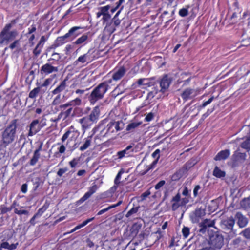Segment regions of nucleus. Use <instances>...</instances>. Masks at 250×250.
Here are the masks:
<instances>
[{
	"label": "nucleus",
	"instance_id": "nucleus-32",
	"mask_svg": "<svg viewBox=\"0 0 250 250\" xmlns=\"http://www.w3.org/2000/svg\"><path fill=\"white\" fill-rule=\"evenodd\" d=\"M241 207L245 209L250 208V197L244 198L240 202Z\"/></svg>",
	"mask_w": 250,
	"mask_h": 250
},
{
	"label": "nucleus",
	"instance_id": "nucleus-56",
	"mask_svg": "<svg viewBox=\"0 0 250 250\" xmlns=\"http://www.w3.org/2000/svg\"><path fill=\"white\" fill-rule=\"evenodd\" d=\"M190 197H185L181 199L180 200V206H185L187 204H188L189 202Z\"/></svg>",
	"mask_w": 250,
	"mask_h": 250
},
{
	"label": "nucleus",
	"instance_id": "nucleus-62",
	"mask_svg": "<svg viewBox=\"0 0 250 250\" xmlns=\"http://www.w3.org/2000/svg\"><path fill=\"white\" fill-rule=\"evenodd\" d=\"M213 99H214V97L213 96L211 97L208 101L204 102L202 103V105H201V107H205L207 105H208L210 103H211Z\"/></svg>",
	"mask_w": 250,
	"mask_h": 250
},
{
	"label": "nucleus",
	"instance_id": "nucleus-6",
	"mask_svg": "<svg viewBox=\"0 0 250 250\" xmlns=\"http://www.w3.org/2000/svg\"><path fill=\"white\" fill-rule=\"evenodd\" d=\"M207 243L211 247L215 248V250H220L224 244V239L222 235L215 234L211 236Z\"/></svg>",
	"mask_w": 250,
	"mask_h": 250
},
{
	"label": "nucleus",
	"instance_id": "nucleus-35",
	"mask_svg": "<svg viewBox=\"0 0 250 250\" xmlns=\"http://www.w3.org/2000/svg\"><path fill=\"white\" fill-rule=\"evenodd\" d=\"M159 92V89L157 87H153L152 90L148 93L147 99L151 100Z\"/></svg>",
	"mask_w": 250,
	"mask_h": 250
},
{
	"label": "nucleus",
	"instance_id": "nucleus-31",
	"mask_svg": "<svg viewBox=\"0 0 250 250\" xmlns=\"http://www.w3.org/2000/svg\"><path fill=\"white\" fill-rule=\"evenodd\" d=\"M41 87L39 86L34 88L29 93L28 97L30 98L34 99L36 98L41 91Z\"/></svg>",
	"mask_w": 250,
	"mask_h": 250
},
{
	"label": "nucleus",
	"instance_id": "nucleus-59",
	"mask_svg": "<svg viewBox=\"0 0 250 250\" xmlns=\"http://www.w3.org/2000/svg\"><path fill=\"white\" fill-rule=\"evenodd\" d=\"M61 103V94H57L52 102L53 105H57Z\"/></svg>",
	"mask_w": 250,
	"mask_h": 250
},
{
	"label": "nucleus",
	"instance_id": "nucleus-21",
	"mask_svg": "<svg viewBox=\"0 0 250 250\" xmlns=\"http://www.w3.org/2000/svg\"><path fill=\"white\" fill-rule=\"evenodd\" d=\"M68 80V78L66 77L62 81L60 84L52 91V94H60V93L66 88L67 86V81Z\"/></svg>",
	"mask_w": 250,
	"mask_h": 250
},
{
	"label": "nucleus",
	"instance_id": "nucleus-44",
	"mask_svg": "<svg viewBox=\"0 0 250 250\" xmlns=\"http://www.w3.org/2000/svg\"><path fill=\"white\" fill-rule=\"evenodd\" d=\"M94 219V217H92L91 218L87 219L86 220H85L84 221H83L82 224L77 225L75 228L76 229V230L79 229L81 228H82V227L86 225L88 223L92 221Z\"/></svg>",
	"mask_w": 250,
	"mask_h": 250
},
{
	"label": "nucleus",
	"instance_id": "nucleus-25",
	"mask_svg": "<svg viewBox=\"0 0 250 250\" xmlns=\"http://www.w3.org/2000/svg\"><path fill=\"white\" fill-rule=\"evenodd\" d=\"M230 152L229 150L226 149L220 151L215 157V161H221L226 159L230 155Z\"/></svg>",
	"mask_w": 250,
	"mask_h": 250
},
{
	"label": "nucleus",
	"instance_id": "nucleus-3",
	"mask_svg": "<svg viewBox=\"0 0 250 250\" xmlns=\"http://www.w3.org/2000/svg\"><path fill=\"white\" fill-rule=\"evenodd\" d=\"M100 115V106H95L88 116L80 119L79 123L82 125H91L96 124L99 119Z\"/></svg>",
	"mask_w": 250,
	"mask_h": 250
},
{
	"label": "nucleus",
	"instance_id": "nucleus-11",
	"mask_svg": "<svg viewBox=\"0 0 250 250\" xmlns=\"http://www.w3.org/2000/svg\"><path fill=\"white\" fill-rule=\"evenodd\" d=\"M82 104V100L80 98H76L75 99L71 100L66 103L61 104L59 108L61 112L64 111L70 106H79Z\"/></svg>",
	"mask_w": 250,
	"mask_h": 250
},
{
	"label": "nucleus",
	"instance_id": "nucleus-9",
	"mask_svg": "<svg viewBox=\"0 0 250 250\" xmlns=\"http://www.w3.org/2000/svg\"><path fill=\"white\" fill-rule=\"evenodd\" d=\"M205 215V210L198 208L190 213L189 217L191 221L193 223H197L199 222L200 219H201Z\"/></svg>",
	"mask_w": 250,
	"mask_h": 250
},
{
	"label": "nucleus",
	"instance_id": "nucleus-38",
	"mask_svg": "<svg viewBox=\"0 0 250 250\" xmlns=\"http://www.w3.org/2000/svg\"><path fill=\"white\" fill-rule=\"evenodd\" d=\"M42 46L39 45L37 43L35 48L34 49L33 51V54L34 57H38L39 55L41 54L42 52V50L43 48Z\"/></svg>",
	"mask_w": 250,
	"mask_h": 250
},
{
	"label": "nucleus",
	"instance_id": "nucleus-40",
	"mask_svg": "<svg viewBox=\"0 0 250 250\" xmlns=\"http://www.w3.org/2000/svg\"><path fill=\"white\" fill-rule=\"evenodd\" d=\"M48 207V205L44 204L41 208L38 210L37 212L34 215L37 218L40 217L46 211Z\"/></svg>",
	"mask_w": 250,
	"mask_h": 250
},
{
	"label": "nucleus",
	"instance_id": "nucleus-30",
	"mask_svg": "<svg viewBox=\"0 0 250 250\" xmlns=\"http://www.w3.org/2000/svg\"><path fill=\"white\" fill-rule=\"evenodd\" d=\"M122 203V201H119L117 204L112 205L105 208H104V209H103L100 210L98 212L97 215H101L104 214V213H105V212L108 211L110 209L116 208V207L120 206Z\"/></svg>",
	"mask_w": 250,
	"mask_h": 250
},
{
	"label": "nucleus",
	"instance_id": "nucleus-8",
	"mask_svg": "<svg viewBox=\"0 0 250 250\" xmlns=\"http://www.w3.org/2000/svg\"><path fill=\"white\" fill-rule=\"evenodd\" d=\"M58 71V67L54 66L53 64L48 62L42 66L40 69V74L46 76L54 72Z\"/></svg>",
	"mask_w": 250,
	"mask_h": 250
},
{
	"label": "nucleus",
	"instance_id": "nucleus-51",
	"mask_svg": "<svg viewBox=\"0 0 250 250\" xmlns=\"http://www.w3.org/2000/svg\"><path fill=\"white\" fill-rule=\"evenodd\" d=\"M201 187L200 185H196L193 189V196L194 197H197L200 192V190H201Z\"/></svg>",
	"mask_w": 250,
	"mask_h": 250
},
{
	"label": "nucleus",
	"instance_id": "nucleus-33",
	"mask_svg": "<svg viewBox=\"0 0 250 250\" xmlns=\"http://www.w3.org/2000/svg\"><path fill=\"white\" fill-rule=\"evenodd\" d=\"M94 52L92 49H89L86 53L84 54L86 56L89 62H91L96 59L94 54Z\"/></svg>",
	"mask_w": 250,
	"mask_h": 250
},
{
	"label": "nucleus",
	"instance_id": "nucleus-12",
	"mask_svg": "<svg viewBox=\"0 0 250 250\" xmlns=\"http://www.w3.org/2000/svg\"><path fill=\"white\" fill-rule=\"evenodd\" d=\"M83 28L81 26H73L71 27L66 33L69 41H73L76 39L78 36L81 35L83 31L80 30L83 29Z\"/></svg>",
	"mask_w": 250,
	"mask_h": 250
},
{
	"label": "nucleus",
	"instance_id": "nucleus-26",
	"mask_svg": "<svg viewBox=\"0 0 250 250\" xmlns=\"http://www.w3.org/2000/svg\"><path fill=\"white\" fill-rule=\"evenodd\" d=\"M111 6L110 5H107L98 8V11L96 13V17L100 18L102 15H105L109 12Z\"/></svg>",
	"mask_w": 250,
	"mask_h": 250
},
{
	"label": "nucleus",
	"instance_id": "nucleus-27",
	"mask_svg": "<svg viewBox=\"0 0 250 250\" xmlns=\"http://www.w3.org/2000/svg\"><path fill=\"white\" fill-rule=\"evenodd\" d=\"M61 59V56L60 53L54 52L51 55V57L47 60L48 62L53 64H57Z\"/></svg>",
	"mask_w": 250,
	"mask_h": 250
},
{
	"label": "nucleus",
	"instance_id": "nucleus-36",
	"mask_svg": "<svg viewBox=\"0 0 250 250\" xmlns=\"http://www.w3.org/2000/svg\"><path fill=\"white\" fill-rule=\"evenodd\" d=\"M40 156V154L38 153V151H35L33 157L30 161V165L31 166H34L38 162Z\"/></svg>",
	"mask_w": 250,
	"mask_h": 250
},
{
	"label": "nucleus",
	"instance_id": "nucleus-47",
	"mask_svg": "<svg viewBox=\"0 0 250 250\" xmlns=\"http://www.w3.org/2000/svg\"><path fill=\"white\" fill-rule=\"evenodd\" d=\"M139 207H133L129 210L126 214L125 216L127 218L130 217L131 215L136 213L139 210Z\"/></svg>",
	"mask_w": 250,
	"mask_h": 250
},
{
	"label": "nucleus",
	"instance_id": "nucleus-55",
	"mask_svg": "<svg viewBox=\"0 0 250 250\" xmlns=\"http://www.w3.org/2000/svg\"><path fill=\"white\" fill-rule=\"evenodd\" d=\"M52 79L51 78H47L44 80L43 83L40 86L41 88L43 87H47L51 83Z\"/></svg>",
	"mask_w": 250,
	"mask_h": 250
},
{
	"label": "nucleus",
	"instance_id": "nucleus-43",
	"mask_svg": "<svg viewBox=\"0 0 250 250\" xmlns=\"http://www.w3.org/2000/svg\"><path fill=\"white\" fill-rule=\"evenodd\" d=\"M74 131V128L71 126L69 129L63 134L61 140L64 142L69 136L70 134Z\"/></svg>",
	"mask_w": 250,
	"mask_h": 250
},
{
	"label": "nucleus",
	"instance_id": "nucleus-28",
	"mask_svg": "<svg viewBox=\"0 0 250 250\" xmlns=\"http://www.w3.org/2000/svg\"><path fill=\"white\" fill-rule=\"evenodd\" d=\"M132 152V145H129L125 149L123 150L119 151L117 153V156L118 157V158L122 159L123 158L126 154H129V151Z\"/></svg>",
	"mask_w": 250,
	"mask_h": 250
},
{
	"label": "nucleus",
	"instance_id": "nucleus-46",
	"mask_svg": "<svg viewBox=\"0 0 250 250\" xmlns=\"http://www.w3.org/2000/svg\"><path fill=\"white\" fill-rule=\"evenodd\" d=\"M20 41L19 40H15L14 42L10 44L8 47H6L4 48V51H6L8 48L11 50L14 49L19 45Z\"/></svg>",
	"mask_w": 250,
	"mask_h": 250
},
{
	"label": "nucleus",
	"instance_id": "nucleus-14",
	"mask_svg": "<svg viewBox=\"0 0 250 250\" xmlns=\"http://www.w3.org/2000/svg\"><path fill=\"white\" fill-rule=\"evenodd\" d=\"M98 188L99 187L96 184L94 183L93 184V185L89 188L88 191L86 192L84 195L79 200V202L80 203H83L88 199L91 196L92 194L96 192Z\"/></svg>",
	"mask_w": 250,
	"mask_h": 250
},
{
	"label": "nucleus",
	"instance_id": "nucleus-49",
	"mask_svg": "<svg viewBox=\"0 0 250 250\" xmlns=\"http://www.w3.org/2000/svg\"><path fill=\"white\" fill-rule=\"evenodd\" d=\"M190 229L187 227H184L182 230V232L183 236L185 238H187L189 234Z\"/></svg>",
	"mask_w": 250,
	"mask_h": 250
},
{
	"label": "nucleus",
	"instance_id": "nucleus-57",
	"mask_svg": "<svg viewBox=\"0 0 250 250\" xmlns=\"http://www.w3.org/2000/svg\"><path fill=\"white\" fill-rule=\"evenodd\" d=\"M198 250H215V248L211 247L209 244L208 243L205 244L202 248Z\"/></svg>",
	"mask_w": 250,
	"mask_h": 250
},
{
	"label": "nucleus",
	"instance_id": "nucleus-61",
	"mask_svg": "<svg viewBox=\"0 0 250 250\" xmlns=\"http://www.w3.org/2000/svg\"><path fill=\"white\" fill-rule=\"evenodd\" d=\"M154 114L152 112L148 113L145 118V120L147 122L151 121L154 118Z\"/></svg>",
	"mask_w": 250,
	"mask_h": 250
},
{
	"label": "nucleus",
	"instance_id": "nucleus-13",
	"mask_svg": "<svg viewBox=\"0 0 250 250\" xmlns=\"http://www.w3.org/2000/svg\"><path fill=\"white\" fill-rule=\"evenodd\" d=\"M68 39H69V38L66 33L63 36L58 37L55 41L54 44L52 45L51 47L47 49V50L49 51V49H51L52 48L55 49L57 47L63 45L69 41Z\"/></svg>",
	"mask_w": 250,
	"mask_h": 250
},
{
	"label": "nucleus",
	"instance_id": "nucleus-37",
	"mask_svg": "<svg viewBox=\"0 0 250 250\" xmlns=\"http://www.w3.org/2000/svg\"><path fill=\"white\" fill-rule=\"evenodd\" d=\"M15 203L14 202L10 208L6 207L4 205H1L0 206V211L1 214H5L7 212L10 211L13 208H15Z\"/></svg>",
	"mask_w": 250,
	"mask_h": 250
},
{
	"label": "nucleus",
	"instance_id": "nucleus-41",
	"mask_svg": "<svg viewBox=\"0 0 250 250\" xmlns=\"http://www.w3.org/2000/svg\"><path fill=\"white\" fill-rule=\"evenodd\" d=\"M242 148L249 150H250V136L247 138L241 145Z\"/></svg>",
	"mask_w": 250,
	"mask_h": 250
},
{
	"label": "nucleus",
	"instance_id": "nucleus-53",
	"mask_svg": "<svg viewBox=\"0 0 250 250\" xmlns=\"http://www.w3.org/2000/svg\"><path fill=\"white\" fill-rule=\"evenodd\" d=\"M141 227H142V225H140V224L133 225L132 226V233L134 232V233L135 234H136L138 232V231H139V229H141Z\"/></svg>",
	"mask_w": 250,
	"mask_h": 250
},
{
	"label": "nucleus",
	"instance_id": "nucleus-24",
	"mask_svg": "<svg viewBox=\"0 0 250 250\" xmlns=\"http://www.w3.org/2000/svg\"><path fill=\"white\" fill-rule=\"evenodd\" d=\"M181 196L179 193H177L175 196L173 197L171 200L172 203L171 208L173 211L177 210L180 207Z\"/></svg>",
	"mask_w": 250,
	"mask_h": 250
},
{
	"label": "nucleus",
	"instance_id": "nucleus-29",
	"mask_svg": "<svg viewBox=\"0 0 250 250\" xmlns=\"http://www.w3.org/2000/svg\"><path fill=\"white\" fill-rule=\"evenodd\" d=\"M72 107L70 106L64 111L61 112V113L58 115V118L57 119V120H58L62 118H63V119H66V118L69 117L72 113ZM55 121H56V120H55Z\"/></svg>",
	"mask_w": 250,
	"mask_h": 250
},
{
	"label": "nucleus",
	"instance_id": "nucleus-64",
	"mask_svg": "<svg viewBox=\"0 0 250 250\" xmlns=\"http://www.w3.org/2000/svg\"><path fill=\"white\" fill-rule=\"evenodd\" d=\"M47 40V38H46L44 36H42L38 44L43 46L44 44Z\"/></svg>",
	"mask_w": 250,
	"mask_h": 250
},
{
	"label": "nucleus",
	"instance_id": "nucleus-45",
	"mask_svg": "<svg viewBox=\"0 0 250 250\" xmlns=\"http://www.w3.org/2000/svg\"><path fill=\"white\" fill-rule=\"evenodd\" d=\"M116 27L114 26L112 23L107 24L105 27V30H106L108 33L112 34L116 30Z\"/></svg>",
	"mask_w": 250,
	"mask_h": 250
},
{
	"label": "nucleus",
	"instance_id": "nucleus-54",
	"mask_svg": "<svg viewBox=\"0 0 250 250\" xmlns=\"http://www.w3.org/2000/svg\"><path fill=\"white\" fill-rule=\"evenodd\" d=\"M40 179L39 177L36 178L33 180L34 190H36L38 188L40 184Z\"/></svg>",
	"mask_w": 250,
	"mask_h": 250
},
{
	"label": "nucleus",
	"instance_id": "nucleus-48",
	"mask_svg": "<svg viewBox=\"0 0 250 250\" xmlns=\"http://www.w3.org/2000/svg\"><path fill=\"white\" fill-rule=\"evenodd\" d=\"M188 14V8H183L180 9L179 15L182 17H185Z\"/></svg>",
	"mask_w": 250,
	"mask_h": 250
},
{
	"label": "nucleus",
	"instance_id": "nucleus-10",
	"mask_svg": "<svg viewBox=\"0 0 250 250\" xmlns=\"http://www.w3.org/2000/svg\"><path fill=\"white\" fill-rule=\"evenodd\" d=\"M171 82V80L168 78L167 75L165 74L163 75L162 78L159 81V84L161 88L159 90V92L164 94L168 90Z\"/></svg>",
	"mask_w": 250,
	"mask_h": 250
},
{
	"label": "nucleus",
	"instance_id": "nucleus-19",
	"mask_svg": "<svg viewBox=\"0 0 250 250\" xmlns=\"http://www.w3.org/2000/svg\"><path fill=\"white\" fill-rule=\"evenodd\" d=\"M88 38L87 35L83 34L82 36L72 42V44L73 45H81V46L76 50V52H78L83 46L87 43Z\"/></svg>",
	"mask_w": 250,
	"mask_h": 250
},
{
	"label": "nucleus",
	"instance_id": "nucleus-52",
	"mask_svg": "<svg viewBox=\"0 0 250 250\" xmlns=\"http://www.w3.org/2000/svg\"><path fill=\"white\" fill-rule=\"evenodd\" d=\"M79 162V158H74L73 160L69 162V165L71 168H74L76 167Z\"/></svg>",
	"mask_w": 250,
	"mask_h": 250
},
{
	"label": "nucleus",
	"instance_id": "nucleus-17",
	"mask_svg": "<svg viewBox=\"0 0 250 250\" xmlns=\"http://www.w3.org/2000/svg\"><path fill=\"white\" fill-rule=\"evenodd\" d=\"M196 95L195 90L194 89L188 88L185 89L181 94V96L184 101H187Z\"/></svg>",
	"mask_w": 250,
	"mask_h": 250
},
{
	"label": "nucleus",
	"instance_id": "nucleus-58",
	"mask_svg": "<svg viewBox=\"0 0 250 250\" xmlns=\"http://www.w3.org/2000/svg\"><path fill=\"white\" fill-rule=\"evenodd\" d=\"M182 195L183 196H185V197H188L190 198L191 196L190 191L188 189L187 187H185L184 188V189L182 191Z\"/></svg>",
	"mask_w": 250,
	"mask_h": 250
},
{
	"label": "nucleus",
	"instance_id": "nucleus-1",
	"mask_svg": "<svg viewBox=\"0 0 250 250\" xmlns=\"http://www.w3.org/2000/svg\"><path fill=\"white\" fill-rule=\"evenodd\" d=\"M111 82V80L102 82L94 87L91 93L86 94L88 100L91 105H94L97 102L104 97L109 88L108 84Z\"/></svg>",
	"mask_w": 250,
	"mask_h": 250
},
{
	"label": "nucleus",
	"instance_id": "nucleus-5",
	"mask_svg": "<svg viewBox=\"0 0 250 250\" xmlns=\"http://www.w3.org/2000/svg\"><path fill=\"white\" fill-rule=\"evenodd\" d=\"M234 224L235 220L232 217L228 218L223 221L224 229L229 238H233L236 235V231L233 229Z\"/></svg>",
	"mask_w": 250,
	"mask_h": 250
},
{
	"label": "nucleus",
	"instance_id": "nucleus-34",
	"mask_svg": "<svg viewBox=\"0 0 250 250\" xmlns=\"http://www.w3.org/2000/svg\"><path fill=\"white\" fill-rule=\"evenodd\" d=\"M213 174L214 176L217 178L224 177L225 176V173L224 171L221 170L217 167H216L213 170Z\"/></svg>",
	"mask_w": 250,
	"mask_h": 250
},
{
	"label": "nucleus",
	"instance_id": "nucleus-18",
	"mask_svg": "<svg viewBox=\"0 0 250 250\" xmlns=\"http://www.w3.org/2000/svg\"><path fill=\"white\" fill-rule=\"evenodd\" d=\"M214 222L210 219H205L199 224V227L201 228L199 231L202 233H205L208 227H213Z\"/></svg>",
	"mask_w": 250,
	"mask_h": 250
},
{
	"label": "nucleus",
	"instance_id": "nucleus-20",
	"mask_svg": "<svg viewBox=\"0 0 250 250\" xmlns=\"http://www.w3.org/2000/svg\"><path fill=\"white\" fill-rule=\"evenodd\" d=\"M90 63L84 54L80 56L78 58L73 62V65L75 66H85Z\"/></svg>",
	"mask_w": 250,
	"mask_h": 250
},
{
	"label": "nucleus",
	"instance_id": "nucleus-2",
	"mask_svg": "<svg viewBox=\"0 0 250 250\" xmlns=\"http://www.w3.org/2000/svg\"><path fill=\"white\" fill-rule=\"evenodd\" d=\"M16 23L15 20H12L10 23L6 24L0 33V46L4 44H8L18 35V32L16 30L10 31L12 24Z\"/></svg>",
	"mask_w": 250,
	"mask_h": 250
},
{
	"label": "nucleus",
	"instance_id": "nucleus-4",
	"mask_svg": "<svg viewBox=\"0 0 250 250\" xmlns=\"http://www.w3.org/2000/svg\"><path fill=\"white\" fill-rule=\"evenodd\" d=\"M16 126H7L2 134V141L6 147L12 143L15 138Z\"/></svg>",
	"mask_w": 250,
	"mask_h": 250
},
{
	"label": "nucleus",
	"instance_id": "nucleus-63",
	"mask_svg": "<svg viewBox=\"0 0 250 250\" xmlns=\"http://www.w3.org/2000/svg\"><path fill=\"white\" fill-rule=\"evenodd\" d=\"M165 184V181L164 180H161L159 182H158L155 186V188L156 190L159 189L161 187H162Z\"/></svg>",
	"mask_w": 250,
	"mask_h": 250
},
{
	"label": "nucleus",
	"instance_id": "nucleus-23",
	"mask_svg": "<svg viewBox=\"0 0 250 250\" xmlns=\"http://www.w3.org/2000/svg\"><path fill=\"white\" fill-rule=\"evenodd\" d=\"M160 150L157 149L152 154V157L155 158V160L148 166L147 169L144 172L145 173H146L149 170L153 169L155 167V166L158 163V160L160 158Z\"/></svg>",
	"mask_w": 250,
	"mask_h": 250
},
{
	"label": "nucleus",
	"instance_id": "nucleus-22",
	"mask_svg": "<svg viewBox=\"0 0 250 250\" xmlns=\"http://www.w3.org/2000/svg\"><path fill=\"white\" fill-rule=\"evenodd\" d=\"M235 218L237 220V224L240 228L245 227L248 224V219L241 212H237Z\"/></svg>",
	"mask_w": 250,
	"mask_h": 250
},
{
	"label": "nucleus",
	"instance_id": "nucleus-50",
	"mask_svg": "<svg viewBox=\"0 0 250 250\" xmlns=\"http://www.w3.org/2000/svg\"><path fill=\"white\" fill-rule=\"evenodd\" d=\"M90 143L91 141L90 140H86L83 145L80 147V150L83 151L87 149L89 146Z\"/></svg>",
	"mask_w": 250,
	"mask_h": 250
},
{
	"label": "nucleus",
	"instance_id": "nucleus-15",
	"mask_svg": "<svg viewBox=\"0 0 250 250\" xmlns=\"http://www.w3.org/2000/svg\"><path fill=\"white\" fill-rule=\"evenodd\" d=\"M246 154L245 153L235 152L232 156V160L233 162V165L235 166L239 163L243 162L246 159Z\"/></svg>",
	"mask_w": 250,
	"mask_h": 250
},
{
	"label": "nucleus",
	"instance_id": "nucleus-60",
	"mask_svg": "<svg viewBox=\"0 0 250 250\" xmlns=\"http://www.w3.org/2000/svg\"><path fill=\"white\" fill-rule=\"evenodd\" d=\"M111 23H112V24L116 27H117L120 24L121 20L118 18L113 17Z\"/></svg>",
	"mask_w": 250,
	"mask_h": 250
},
{
	"label": "nucleus",
	"instance_id": "nucleus-39",
	"mask_svg": "<svg viewBox=\"0 0 250 250\" xmlns=\"http://www.w3.org/2000/svg\"><path fill=\"white\" fill-rule=\"evenodd\" d=\"M23 208V207H20V209L18 208H14V213L19 215H28L29 214V211L26 210L21 209V208Z\"/></svg>",
	"mask_w": 250,
	"mask_h": 250
},
{
	"label": "nucleus",
	"instance_id": "nucleus-16",
	"mask_svg": "<svg viewBox=\"0 0 250 250\" xmlns=\"http://www.w3.org/2000/svg\"><path fill=\"white\" fill-rule=\"evenodd\" d=\"M115 117L109 115L105 119L102 120L98 125H119L121 121H116L114 119Z\"/></svg>",
	"mask_w": 250,
	"mask_h": 250
},
{
	"label": "nucleus",
	"instance_id": "nucleus-7",
	"mask_svg": "<svg viewBox=\"0 0 250 250\" xmlns=\"http://www.w3.org/2000/svg\"><path fill=\"white\" fill-rule=\"evenodd\" d=\"M127 69L124 66H116L112 72V81H118L120 80L126 73Z\"/></svg>",
	"mask_w": 250,
	"mask_h": 250
},
{
	"label": "nucleus",
	"instance_id": "nucleus-42",
	"mask_svg": "<svg viewBox=\"0 0 250 250\" xmlns=\"http://www.w3.org/2000/svg\"><path fill=\"white\" fill-rule=\"evenodd\" d=\"M124 173V170H123V169H121L118 173V174H117L115 179H114V183L115 184V185H119L120 183V180L121 179V176L122 175V174H123Z\"/></svg>",
	"mask_w": 250,
	"mask_h": 250
}]
</instances>
